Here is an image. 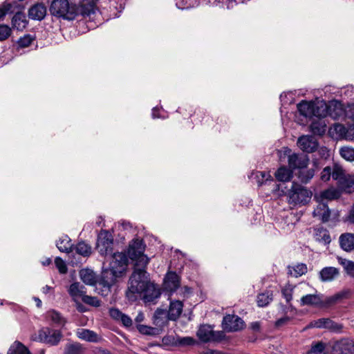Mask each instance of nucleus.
<instances>
[{"label":"nucleus","mask_w":354,"mask_h":354,"mask_svg":"<svg viewBox=\"0 0 354 354\" xmlns=\"http://www.w3.org/2000/svg\"><path fill=\"white\" fill-rule=\"evenodd\" d=\"M145 268L135 266L134 271L129 279V286L126 292V296L129 301H136L148 283H151Z\"/></svg>","instance_id":"obj_1"},{"label":"nucleus","mask_w":354,"mask_h":354,"mask_svg":"<svg viewBox=\"0 0 354 354\" xmlns=\"http://www.w3.org/2000/svg\"><path fill=\"white\" fill-rule=\"evenodd\" d=\"M49 10L56 17L72 21L77 17L76 4L68 0H53Z\"/></svg>","instance_id":"obj_2"},{"label":"nucleus","mask_w":354,"mask_h":354,"mask_svg":"<svg viewBox=\"0 0 354 354\" xmlns=\"http://www.w3.org/2000/svg\"><path fill=\"white\" fill-rule=\"evenodd\" d=\"M312 195L310 190L295 182L285 194L288 204L293 206H301L307 204L310 201Z\"/></svg>","instance_id":"obj_3"},{"label":"nucleus","mask_w":354,"mask_h":354,"mask_svg":"<svg viewBox=\"0 0 354 354\" xmlns=\"http://www.w3.org/2000/svg\"><path fill=\"white\" fill-rule=\"evenodd\" d=\"M145 245L142 240L135 239L129 244L128 254L130 259L135 262V266L147 267L149 259L144 254Z\"/></svg>","instance_id":"obj_4"},{"label":"nucleus","mask_w":354,"mask_h":354,"mask_svg":"<svg viewBox=\"0 0 354 354\" xmlns=\"http://www.w3.org/2000/svg\"><path fill=\"white\" fill-rule=\"evenodd\" d=\"M128 259L124 253L115 252L111 257L109 269L104 272H109V275L114 277L116 279L120 277L126 272Z\"/></svg>","instance_id":"obj_5"},{"label":"nucleus","mask_w":354,"mask_h":354,"mask_svg":"<svg viewBox=\"0 0 354 354\" xmlns=\"http://www.w3.org/2000/svg\"><path fill=\"white\" fill-rule=\"evenodd\" d=\"M62 337V334L60 330L44 327L38 331V334L34 339L51 346H55L58 344Z\"/></svg>","instance_id":"obj_6"},{"label":"nucleus","mask_w":354,"mask_h":354,"mask_svg":"<svg viewBox=\"0 0 354 354\" xmlns=\"http://www.w3.org/2000/svg\"><path fill=\"white\" fill-rule=\"evenodd\" d=\"M113 238L107 230H102L97 235L96 248L102 256H106L113 252Z\"/></svg>","instance_id":"obj_7"},{"label":"nucleus","mask_w":354,"mask_h":354,"mask_svg":"<svg viewBox=\"0 0 354 354\" xmlns=\"http://www.w3.org/2000/svg\"><path fill=\"white\" fill-rule=\"evenodd\" d=\"M198 339L203 342H220L225 337L223 331H214L209 325H202L197 331Z\"/></svg>","instance_id":"obj_8"},{"label":"nucleus","mask_w":354,"mask_h":354,"mask_svg":"<svg viewBox=\"0 0 354 354\" xmlns=\"http://www.w3.org/2000/svg\"><path fill=\"white\" fill-rule=\"evenodd\" d=\"M222 326L227 332H236L242 330L245 323L241 318L235 315H225L222 322Z\"/></svg>","instance_id":"obj_9"},{"label":"nucleus","mask_w":354,"mask_h":354,"mask_svg":"<svg viewBox=\"0 0 354 354\" xmlns=\"http://www.w3.org/2000/svg\"><path fill=\"white\" fill-rule=\"evenodd\" d=\"M114 277L109 275V272H104L101 279L96 284V290L102 296H106L111 292V288L115 283Z\"/></svg>","instance_id":"obj_10"},{"label":"nucleus","mask_w":354,"mask_h":354,"mask_svg":"<svg viewBox=\"0 0 354 354\" xmlns=\"http://www.w3.org/2000/svg\"><path fill=\"white\" fill-rule=\"evenodd\" d=\"M333 354H353L354 342L349 339H342L335 342L332 346Z\"/></svg>","instance_id":"obj_11"},{"label":"nucleus","mask_w":354,"mask_h":354,"mask_svg":"<svg viewBox=\"0 0 354 354\" xmlns=\"http://www.w3.org/2000/svg\"><path fill=\"white\" fill-rule=\"evenodd\" d=\"M308 328H327L333 332H339L342 326L328 318H321L311 322Z\"/></svg>","instance_id":"obj_12"},{"label":"nucleus","mask_w":354,"mask_h":354,"mask_svg":"<svg viewBox=\"0 0 354 354\" xmlns=\"http://www.w3.org/2000/svg\"><path fill=\"white\" fill-rule=\"evenodd\" d=\"M297 145L303 151L313 153L317 149L318 142L312 136H301L298 138Z\"/></svg>","instance_id":"obj_13"},{"label":"nucleus","mask_w":354,"mask_h":354,"mask_svg":"<svg viewBox=\"0 0 354 354\" xmlns=\"http://www.w3.org/2000/svg\"><path fill=\"white\" fill-rule=\"evenodd\" d=\"M77 17L80 15L83 17H90L95 14L96 5L93 0H82L79 5H76Z\"/></svg>","instance_id":"obj_14"},{"label":"nucleus","mask_w":354,"mask_h":354,"mask_svg":"<svg viewBox=\"0 0 354 354\" xmlns=\"http://www.w3.org/2000/svg\"><path fill=\"white\" fill-rule=\"evenodd\" d=\"M309 162V158L307 155L292 153L288 156V165L292 169H304Z\"/></svg>","instance_id":"obj_15"},{"label":"nucleus","mask_w":354,"mask_h":354,"mask_svg":"<svg viewBox=\"0 0 354 354\" xmlns=\"http://www.w3.org/2000/svg\"><path fill=\"white\" fill-rule=\"evenodd\" d=\"M160 289L153 283H148V286L142 292L141 296L145 303H153L160 296Z\"/></svg>","instance_id":"obj_16"},{"label":"nucleus","mask_w":354,"mask_h":354,"mask_svg":"<svg viewBox=\"0 0 354 354\" xmlns=\"http://www.w3.org/2000/svg\"><path fill=\"white\" fill-rule=\"evenodd\" d=\"M180 286L178 275L174 272H168L164 279V288L171 292L176 291Z\"/></svg>","instance_id":"obj_17"},{"label":"nucleus","mask_w":354,"mask_h":354,"mask_svg":"<svg viewBox=\"0 0 354 354\" xmlns=\"http://www.w3.org/2000/svg\"><path fill=\"white\" fill-rule=\"evenodd\" d=\"M46 7L42 3H37L32 6L28 10V17L31 19L41 21L46 15Z\"/></svg>","instance_id":"obj_18"},{"label":"nucleus","mask_w":354,"mask_h":354,"mask_svg":"<svg viewBox=\"0 0 354 354\" xmlns=\"http://www.w3.org/2000/svg\"><path fill=\"white\" fill-rule=\"evenodd\" d=\"M340 248L345 252H350L354 250V234L344 233L339 238Z\"/></svg>","instance_id":"obj_19"},{"label":"nucleus","mask_w":354,"mask_h":354,"mask_svg":"<svg viewBox=\"0 0 354 354\" xmlns=\"http://www.w3.org/2000/svg\"><path fill=\"white\" fill-rule=\"evenodd\" d=\"M313 217L317 218L323 223H326L330 217V211L325 203H319L313 212Z\"/></svg>","instance_id":"obj_20"},{"label":"nucleus","mask_w":354,"mask_h":354,"mask_svg":"<svg viewBox=\"0 0 354 354\" xmlns=\"http://www.w3.org/2000/svg\"><path fill=\"white\" fill-rule=\"evenodd\" d=\"M183 302L178 300L170 301L169 310L167 313L169 320L176 321L183 312Z\"/></svg>","instance_id":"obj_21"},{"label":"nucleus","mask_w":354,"mask_h":354,"mask_svg":"<svg viewBox=\"0 0 354 354\" xmlns=\"http://www.w3.org/2000/svg\"><path fill=\"white\" fill-rule=\"evenodd\" d=\"M76 335L78 338L89 342L96 343L100 342L102 339L101 337L95 332L86 328L78 329Z\"/></svg>","instance_id":"obj_22"},{"label":"nucleus","mask_w":354,"mask_h":354,"mask_svg":"<svg viewBox=\"0 0 354 354\" xmlns=\"http://www.w3.org/2000/svg\"><path fill=\"white\" fill-rule=\"evenodd\" d=\"M339 274V270L335 267H325L319 272V279L322 281L327 282L334 280Z\"/></svg>","instance_id":"obj_23"},{"label":"nucleus","mask_w":354,"mask_h":354,"mask_svg":"<svg viewBox=\"0 0 354 354\" xmlns=\"http://www.w3.org/2000/svg\"><path fill=\"white\" fill-rule=\"evenodd\" d=\"M168 315H167L166 310L158 308L153 316V323L156 326L162 328L167 324Z\"/></svg>","instance_id":"obj_24"},{"label":"nucleus","mask_w":354,"mask_h":354,"mask_svg":"<svg viewBox=\"0 0 354 354\" xmlns=\"http://www.w3.org/2000/svg\"><path fill=\"white\" fill-rule=\"evenodd\" d=\"M28 20L24 12H17L12 19V25L14 28L18 30H23L28 25Z\"/></svg>","instance_id":"obj_25"},{"label":"nucleus","mask_w":354,"mask_h":354,"mask_svg":"<svg viewBox=\"0 0 354 354\" xmlns=\"http://www.w3.org/2000/svg\"><path fill=\"white\" fill-rule=\"evenodd\" d=\"M297 110L301 115L306 118H312L314 113V102L303 100L297 104Z\"/></svg>","instance_id":"obj_26"},{"label":"nucleus","mask_w":354,"mask_h":354,"mask_svg":"<svg viewBox=\"0 0 354 354\" xmlns=\"http://www.w3.org/2000/svg\"><path fill=\"white\" fill-rule=\"evenodd\" d=\"M321 297L317 294H308L303 296L300 299V305L304 306H319L322 304Z\"/></svg>","instance_id":"obj_27"},{"label":"nucleus","mask_w":354,"mask_h":354,"mask_svg":"<svg viewBox=\"0 0 354 354\" xmlns=\"http://www.w3.org/2000/svg\"><path fill=\"white\" fill-rule=\"evenodd\" d=\"M80 275L82 281L87 285L93 286L97 283L96 275L90 269H82L80 272Z\"/></svg>","instance_id":"obj_28"},{"label":"nucleus","mask_w":354,"mask_h":354,"mask_svg":"<svg viewBox=\"0 0 354 354\" xmlns=\"http://www.w3.org/2000/svg\"><path fill=\"white\" fill-rule=\"evenodd\" d=\"M310 131L315 135H323L326 131V124L322 119L314 120L310 125Z\"/></svg>","instance_id":"obj_29"},{"label":"nucleus","mask_w":354,"mask_h":354,"mask_svg":"<svg viewBox=\"0 0 354 354\" xmlns=\"http://www.w3.org/2000/svg\"><path fill=\"white\" fill-rule=\"evenodd\" d=\"M333 128L339 137H346L349 140H354V127L348 130L343 124H335Z\"/></svg>","instance_id":"obj_30"},{"label":"nucleus","mask_w":354,"mask_h":354,"mask_svg":"<svg viewBox=\"0 0 354 354\" xmlns=\"http://www.w3.org/2000/svg\"><path fill=\"white\" fill-rule=\"evenodd\" d=\"M71 239L65 235L62 236L57 241L56 246L60 252L69 253L73 251V245Z\"/></svg>","instance_id":"obj_31"},{"label":"nucleus","mask_w":354,"mask_h":354,"mask_svg":"<svg viewBox=\"0 0 354 354\" xmlns=\"http://www.w3.org/2000/svg\"><path fill=\"white\" fill-rule=\"evenodd\" d=\"M315 238L317 241L322 243L324 245H328L331 241L329 232L326 229H324L323 227H320L316 230Z\"/></svg>","instance_id":"obj_32"},{"label":"nucleus","mask_w":354,"mask_h":354,"mask_svg":"<svg viewBox=\"0 0 354 354\" xmlns=\"http://www.w3.org/2000/svg\"><path fill=\"white\" fill-rule=\"evenodd\" d=\"M338 186L345 192H354V176L348 175Z\"/></svg>","instance_id":"obj_33"},{"label":"nucleus","mask_w":354,"mask_h":354,"mask_svg":"<svg viewBox=\"0 0 354 354\" xmlns=\"http://www.w3.org/2000/svg\"><path fill=\"white\" fill-rule=\"evenodd\" d=\"M292 176V171L286 167H279L275 172L276 178L281 182L290 180Z\"/></svg>","instance_id":"obj_34"},{"label":"nucleus","mask_w":354,"mask_h":354,"mask_svg":"<svg viewBox=\"0 0 354 354\" xmlns=\"http://www.w3.org/2000/svg\"><path fill=\"white\" fill-rule=\"evenodd\" d=\"M84 288V287L79 283H73L70 286L68 292L73 299L76 300L77 298H82L83 295H84L85 291Z\"/></svg>","instance_id":"obj_35"},{"label":"nucleus","mask_w":354,"mask_h":354,"mask_svg":"<svg viewBox=\"0 0 354 354\" xmlns=\"http://www.w3.org/2000/svg\"><path fill=\"white\" fill-rule=\"evenodd\" d=\"M332 178L337 181L338 185L348 175H346L344 169L342 166L335 164L332 167Z\"/></svg>","instance_id":"obj_36"},{"label":"nucleus","mask_w":354,"mask_h":354,"mask_svg":"<svg viewBox=\"0 0 354 354\" xmlns=\"http://www.w3.org/2000/svg\"><path fill=\"white\" fill-rule=\"evenodd\" d=\"M315 173L314 169H301L299 171L298 178L302 183L306 184L313 178Z\"/></svg>","instance_id":"obj_37"},{"label":"nucleus","mask_w":354,"mask_h":354,"mask_svg":"<svg viewBox=\"0 0 354 354\" xmlns=\"http://www.w3.org/2000/svg\"><path fill=\"white\" fill-rule=\"evenodd\" d=\"M136 328L140 333L145 335L156 336L160 333L158 328L144 324H137Z\"/></svg>","instance_id":"obj_38"},{"label":"nucleus","mask_w":354,"mask_h":354,"mask_svg":"<svg viewBox=\"0 0 354 354\" xmlns=\"http://www.w3.org/2000/svg\"><path fill=\"white\" fill-rule=\"evenodd\" d=\"M338 262L342 265L348 275L354 278V261L338 257Z\"/></svg>","instance_id":"obj_39"},{"label":"nucleus","mask_w":354,"mask_h":354,"mask_svg":"<svg viewBox=\"0 0 354 354\" xmlns=\"http://www.w3.org/2000/svg\"><path fill=\"white\" fill-rule=\"evenodd\" d=\"M7 354H30V352L24 344L19 342H15L10 347Z\"/></svg>","instance_id":"obj_40"},{"label":"nucleus","mask_w":354,"mask_h":354,"mask_svg":"<svg viewBox=\"0 0 354 354\" xmlns=\"http://www.w3.org/2000/svg\"><path fill=\"white\" fill-rule=\"evenodd\" d=\"M73 249L83 257H88L91 254V247L84 241L79 242Z\"/></svg>","instance_id":"obj_41"},{"label":"nucleus","mask_w":354,"mask_h":354,"mask_svg":"<svg viewBox=\"0 0 354 354\" xmlns=\"http://www.w3.org/2000/svg\"><path fill=\"white\" fill-rule=\"evenodd\" d=\"M272 300V294L267 291L257 295V302L259 307L266 306Z\"/></svg>","instance_id":"obj_42"},{"label":"nucleus","mask_w":354,"mask_h":354,"mask_svg":"<svg viewBox=\"0 0 354 354\" xmlns=\"http://www.w3.org/2000/svg\"><path fill=\"white\" fill-rule=\"evenodd\" d=\"M313 116L317 118V119H322L326 117L328 113V108L325 104H317L314 102V110Z\"/></svg>","instance_id":"obj_43"},{"label":"nucleus","mask_w":354,"mask_h":354,"mask_svg":"<svg viewBox=\"0 0 354 354\" xmlns=\"http://www.w3.org/2000/svg\"><path fill=\"white\" fill-rule=\"evenodd\" d=\"M326 344L322 342H315L311 345V348L307 354H326Z\"/></svg>","instance_id":"obj_44"},{"label":"nucleus","mask_w":354,"mask_h":354,"mask_svg":"<svg viewBox=\"0 0 354 354\" xmlns=\"http://www.w3.org/2000/svg\"><path fill=\"white\" fill-rule=\"evenodd\" d=\"M47 317L55 324L64 325L65 324V320L61 315V314L55 310H51L47 312Z\"/></svg>","instance_id":"obj_45"},{"label":"nucleus","mask_w":354,"mask_h":354,"mask_svg":"<svg viewBox=\"0 0 354 354\" xmlns=\"http://www.w3.org/2000/svg\"><path fill=\"white\" fill-rule=\"evenodd\" d=\"M308 268L304 263H298L295 266L292 267V270H289L290 274L294 277H299L305 274L307 272Z\"/></svg>","instance_id":"obj_46"},{"label":"nucleus","mask_w":354,"mask_h":354,"mask_svg":"<svg viewBox=\"0 0 354 354\" xmlns=\"http://www.w3.org/2000/svg\"><path fill=\"white\" fill-rule=\"evenodd\" d=\"M341 156L348 160L354 161V148L349 147H343L339 150Z\"/></svg>","instance_id":"obj_47"},{"label":"nucleus","mask_w":354,"mask_h":354,"mask_svg":"<svg viewBox=\"0 0 354 354\" xmlns=\"http://www.w3.org/2000/svg\"><path fill=\"white\" fill-rule=\"evenodd\" d=\"M339 196V192L333 188L328 189L321 193V197L323 199L333 200L337 198Z\"/></svg>","instance_id":"obj_48"},{"label":"nucleus","mask_w":354,"mask_h":354,"mask_svg":"<svg viewBox=\"0 0 354 354\" xmlns=\"http://www.w3.org/2000/svg\"><path fill=\"white\" fill-rule=\"evenodd\" d=\"M328 114L334 120H339L344 116V111L341 104L335 105L333 110H330Z\"/></svg>","instance_id":"obj_49"},{"label":"nucleus","mask_w":354,"mask_h":354,"mask_svg":"<svg viewBox=\"0 0 354 354\" xmlns=\"http://www.w3.org/2000/svg\"><path fill=\"white\" fill-rule=\"evenodd\" d=\"M35 37L31 35H25L24 37H20L18 41L17 44L21 48H26L29 46L32 42L34 41Z\"/></svg>","instance_id":"obj_50"},{"label":"nucleus","mask_w":354,"mask_h":354,"mask_svg":"<svg viewBox=\"0 0 354 354\" xmlns=\"http://www.w3.org/2000/svg\"><path fill=\"white\" fill-rule=\"evenodd\" d=\"M196 343V340L191 337H181L177 335V346H192Z\"/></svg>","instance_id":"obj_51"},{"label":"nucleus","mask_w":354,"mask_h":354,"mask_svg":"<svg viewBox=\"0 0 354 354\" xmlns=\"http://www.w3.org/2000/svg\"><path fill=\"white\" fill-rule=\"evenodd\" d=\"M196 3V0H176V7L181 10L194 7Z\"/></svg>","instance_id":"obj_52"},{"label":"nucleus","mask_w":354,"mask_h":354,"mask_svg":"<svg viewBox=\"0 0 354 354\" xmlns=\"http://www.w3.org/2000/svg\"><path fill=\"white\" fill-rule=\"evenodd\" d=\"M12 30L9 26L0 24V41H5L11 35Z\"/></svg>","instance_id":"obj_53"},{"label":"nucleus","mask_w":354,"mask_h":354,"mask_svg":"<svg viewBox=\"0 0 354 354\" xmlns=\"http://www.w3.org/2000/svg\"><path fill=\"white\" fill-rule=\"evenodd\" d=\"M82 348L78 343L68 344L66 348L65 354H81Z\"/></svg>","instance_id":"obj_54"},{"label":"nucleus","mask_w":354,"mask_h":354,"mask_svg":"<svg viewBox=\"0 0 354 354\" xmlns=\"http://www.w3.org/2000/svg\"><path fill=\"white\" fill-rule=\"evenodd\" d=\"M82 300L84 303L94 307L100 306V301L96 297L88 296L84 294Z\"/></svg>","instance_id":"obj_55"},{"label":"nucleus","mask_w":354,"mask_h":354,"mask_svg":"<svg viewBox=\"0 0 354 354\" xmlns=\"http://www.w3.org/2000/svg\"><path fill=\"white\" fill-rule=\"evenodd\" d=\"M254 174L259 185H263L271 178V176L265 171H256Z\"/></svg>","instance_id":"obj_56"},{"label":"nucleus","mask_w":354,"mask_h":354,"mask_svg":"<svg viewBox=\"0 0 354 354\" xmlns=\"http://www.w3.org/2000/svg\"><path fill=\"white\" fill-rule=\"evenodd\" d=\"M293 289V287L288 285L285 286L281 290L283 297L287 303H290L292 299Z\"/></svg>","instance_id":"obj_57"},{"label":"nucleus","mask_w":354,"mask_h":354,"mask_svg":"<svg viewBox=\"0 0 354 354\" xmlns=\"http://www.w3.org/2000/svg\"><path fill=\"white\" fill-rule=\"evenodd\" d=\"M162 342L166 346H177V335H166L162 337Z\"/></svg>","instance_id":"obj_58"},{"label":"nucleus","mask_w":354,"mask_h":354,"mask_svg":"<svg viewBox=\"0 0 354 354\" xmlns=\"http://www.w3.org/2000/svg\"><path fill=\"white\" fill-rule=\"evenodd\" d=\"M332 172L333 169H331V167L328 166L324 167L321 172V180L324 182L328 181L330 179V177H332Z\"/></svg>","instance_id":"obj_59"},{"label":"nucleus","mask_w":354,"mask_h":354,"mask_svg":"<svg viewBox=\"0 0 354 354\" xmlns=\"http://www.w3.org/2000/svg\"><path fill=\"white\" fill-rule=\"evenodd\" d=\"M55 263L56 265V267L59 270V272L62 274H65L67 272V267L65 264V262L60 258L57 257L55 259Z\"/></svg>","instance_id":"obj_60"},{"label":"nucleus","mask_w":354,"mask_h":354,"mask_svg":"<svg viewBox=\"0 0 354 354\" xmlns=\"http://www.w3.org/2000/svg\"><path fill=\"white\" fill-rule=\"evenodd\" d=\"M292 318L289 316H284L275 322V326L277 328L281 327L283 326L287 325L291 321Z\"/></svg>","instance_id":"obj_61"},{"label":"nucleus","mask_w":354,"mask_h":354,"mask_svg":"<svg viewBox=\"0 0 354 354\" xmlns=\"http://www.w3.org/2000/svg\"><path fill=\"white\" fill-rule=\"evenodd\" d=\"M122 314L123 313L118 308H113L109 310L110 316L116 321H120Z\"/></svg>","instance_id":"obj_62"},{"label":"nucleus","mask_w":354,"mask_h":354,"mask_svg":"<svg viewBox=\"0 0 354 354\" xmlns=\"http://www.w3.org/2000/svg\"><path fill=\"white\" fill-rule=\"evenodd\" d=\"M120 321L126 327H129L132 326V319L127 315L122 314Z\"/></svg>","instance_id":"obj_63"},{"label":"nucleus","mask_w":354,"mask_h":354,"mask_svg":"<svg viewBox=\"0 0 354 354\" xmlns=\"http://www.w3.org/2000/svg\"><path fill=\"white\" fill-rule=\"evenodd\" d=\"M0 7L5 12L6 15L13 12L14 6L12 3H4Z\"/></svg>","instance_id":"obj_64"}]
</instances>
